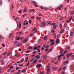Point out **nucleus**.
Here are the masks:
<instances>
[{
	"mask_svg": "<svg viewBox=\"0 0 74 74\" xmlns=\"http://www.w3.org/2000/svg\"><path fill=\"white\" fill-rule=\"evenodd\" d=\"M16 74H21V73L18 72V73H16Z\"/></svg>",
	"mask_w": 74,
	"mask_h": 74,
	"instance_id": "nucleus-64",
	"label": "nucleus"
},
{
	"mask_svg": "<svg viewBox=\"0 0 74 74\" xmlns=\"http://www.w3.org/2000/svg\"><path fill=\"white\" fill-rule=\"evenodd\" d=\"M56 27H57V26L56 25L54 26L53 27V29L55 30V29H56Z\"/></svg>",
	"mask_w": 74,
	"mask_h": 74,
	"instance_id": "nucleus-17",
	"label": "nucleus"
},
{
	"mask_svg": "<svg viewBox=\"0 0 74 74\" xmlns=\"http://www.w3.org/2000/svg\"><path fill=\"white\" fill-rule=\"evenodd\" d=\"M67 23H65L64 24V26L65 27H66V26H67Z\"/></svg>",
	"mask_w": 74,
	"mask_h": 74,
	"instance_id": "nucleus-54",
	"label": "nucleus"
},
{
	"mask_svg": "<svg viewBox=\"0 0 74 74\" xmlns=\"http://www.w3.org/2000/svg\"><path fill=\"white\" fill-rule=\"evenodd\" d=\"M51 71V69L50 68H47V74H48Z\"/></svg>",
	"mask_w": 74,
	"mask_h": 74,
	"instance_id": "nucleus-9",
	"label": "nucleus"
},
{
	"mask_svg": "<svg viewBox=\"0 0 74 74\" xmlns=\"http://www.w3.org/2000/svg\"><path fill=\"white\" fill-rule=\"evenodd\" d=\"M53 35V36H55L54 38H56V33H54Z\"/></svg>",
	"mask_w": 74,
	"mask_h": 74,
	"instance_id": "nucleus-39",
	"label": "nucleus"
},
{
	"mask_svg": "<svg viewBox=\"0 0 74 74\" xmlns=\"http://www.w3.org/2000/svg\"><path fill=\"white\" fill-rule=\"evenodd\" d=\"M2 3H3V1H2L1 0L0 1V5H2Z\"/></svg>",
	"mask_w": 74,
	"mask_h": 74,
	"instance_id": "nucleus-37",
	"label": "nucleus"
},
{
	"mask_svg": "<svg viewBox=\"0 0 74 74\" xmlns=\"http://www.w3.org/2000/svg\"><path fill=\"white\" fill-rule=\"evenodd\" d=\"M33 47L32 46H30L28 47L27 49H33Z\"/></svg>",
	"mask_w": 74,
	"mask_h": 74,
	"instance_id": "nucleus-14",
	"label": "nucleus"
},
{
	"mask_svg": "<svg viewBox=\"0 0 74 74\" xmlns=\"http://www.w3.org/2000/svg\"><path fill=\"white\" fill-rule=\"evenodd\" d=\"M56 45H58L59 42H60V40L59 39L57 38L56 40Z\"/></svg>",
	"mask_w": 74,
	"mask_h": 74,
	"instance_id": "nucleus-4",
	"label": "nucleus"
},
{
	"mask_svg": "<svg viewBox=\"0 0 74 74\" xmlns=\"http://www.w3.org/2000/svg\"><path fill=\"white\" fill-rule=\"evenodd\" d=\"M51 61L52 62H55V61H56V59H55V58H53L52 60H51Z\"/></svg>",
	"mask_w": 74,
	"mask_h": 74,
	"instance_id": "nucleus-19",
	"label": "nucleus"
},
{
	"mask_svg": "<svg viewBox=\"0 0 74 74\" xmlns=\"http://www.w3.org/2000/svg\"><path fill=\"white\" fill-rule=\"evenodd\" d=\"M36 58L37 59H39V58H40V56L39 55H38L36 57Z\"/></svg>",
	"mask_w": 74,
	"mask_h": 74,
	"instance_id": "nucleus-15",
	"label": "nucleus"
},
{
	"mask_svg": "<svg viewBox=\"0 0 74 74\" xmlns=\"http://www.w3.org/2000/svg\"><path fill=\"white\" fill-rule=\"evenodd\" d=\"M73 32H70V35L71 36H73Z\"/></svg>",
	"mask_w": 74,
	"mask_h": 74,
	"instance_id": "nucleus-30",
	"label": "nucleus"
},
{
	"mask_svg": "<svg viewBox=\"0 0 74 74\" xmlns=\"http://www.w3.org/2000/svg\"><path fill=\"white\" fill-rule=\"evenodd\" d=\"M62 69V68H60L59 70L58 71H61Z\"/></svg>",
	"mask_w": 74,
	"mask_h": 74,
	"instance_id": "nucleus-44",
	"label": "nucleus"
},
{
	"mask_svg": "<svg viewBox=\"0 0 74 74\" xmlns=\"http://www.w3.org/2000/svg\"><path fill=\"white\" fill-rule=\"evenodd\" d=\"M64 29H62L61 30V31L60 32V33L61 34H62V33H63V32H64Z\"/></svg>",
	"mask_w": 74,
	"mask_h": 74,
	"instance_id": "nucleus-16",
	"label": "nucleus"
},
{
	"mask_svg": "<svg viewBox=\"0 0 74 74\" xmlns=\"http://www.w3.org/2000/svg\"><path fill=\"white\" fill-rule=\"evenodd\" d=\"M2 45L3 47H5V45L3 44H2Z\"/></svg>",
	"mask_w": 74,
	"mask_h": 74,
	"instance_id": "nucleus-56",
	"label": "nucleus"
},
{
	"mask_svg": "<svg viewBox=\"0 0 74 74\" xmlns=\"http://www.w3.org/2000/svg\"><path fill=\"white\" fill-rule=\"evenodd\" d=\"M31 1L32 3L34 4V5L35 4H37V3L34 1Z\"/></svg>",
	"mask_w": 74,
	"mask_h": 74,
	"instance_id": "nucleus-12",
	"label": "nucleus"
},
{
	"mask_svg": "<svg viewBox=\"0 0 74 74\" xmlns=\"http://www.w3.org/2000/svg\"><path fill=\"white\" fill-rule=\"evenodd\" d=\"M73 53H71L69 54L67 53L66 55V56L67 59H69L71 55H73Z\"/></svg>",
	"mask_w": 74,
	"mask_h": 74,
	"instance_id": "nucleus-1",
	"label": "nucleus"
},
{
	"mask_svg": "<svg viewBox=\"0 0 74 74\" xmlns=\"http://www.w3.org/2000/svg\"><path fill=\"white\" fill-rule=\"evenodd\" d=\"M44 40H47V36H45L44 38Z\"/></svg>",
	"mask_w": 74,
	"mask_h": 74,
	"instance_id": "nucleus-32",
	"label": "nucleus"
},
{
	"mask_svg": "<svg viewBox=\"0 0 74 74\" xmlns=\"http://www.w3.org/2000/svg\"><path fill=\"white\" fill-rule=\"evenodd\" d=\"M48 24L49 25H51V21L49 22L48 23Z\"/></svg>",
	"mask_w": 74,
	"mask_h": 74,
	"instance_id": "nucleus-60",
	"label": "nucleus"
},
{
	"mask_svg": "<svg viewBox=\"0 0 74 74\" xmlns=\"http://www.w3.org/2000/svg\"><path fill=\"white\" fill-rule=\"evenodd\" d=\"M0 38H2V39H4V37L1 35L0 36Z\"/></svg>",
	"mask_w": 74,
	"mask_h": 74,
	"instance_id": "nucleus-25",
	"label": "nucleus"
},
{
	"mask_svg": "<svg viewBox=\"0 0 74 74\" xmlns=\"http://www.w3.org/2000/svg\"><path fill=\"white\" fill-rule=\"evenodd\" d=\"M47 57V55H45L43 56V58L44 59H45V58H46Z\"/></svg>",
	"mask_w": 74,
	"mask_h": 74,
	"instance_id": "nucleus-20",
	"label": "nucleus"
},
{
	"mask_svg": "<svg viewBox=\"0 0 74 74\" xmlns=\"http://www.w3.org/2000/svg\"><path fill=\"white\" fill-rule=\"evenodd\" d=\"M70 49V48L69 47H67L65 48V49Z\"/></svg>",
	"mask_w": 74,
	"mask_h": 74,
	"instance_id": "nucleus-27",
	"label": "nucleus"
},
{
	"mask_svg": "<svg viewBox=\"0 0 74 74\" xmlns=\"http://www.w3.org/2000/svg\"><path fill=\"white\" fill-rule=\"evenodd\" d=\"M74 57V55H72V56H71V58H73Z\"/></svg>",
	"mask_w": 74,
	"mask_h": 74,
	"instance_id": "nucleus-63",
	"label": "nucleus"
},
{
	"mask_svg": "<svg viewBox=\"0 0 74 74\" xmlns=\"http://www.w3.org/2000/svg\"><path fill=\"white\" fill-rule=\"evenodd\" d=\"M22 26L21 25H18V27L19 28H21V27Z\"/></svg>",
	"mask_w": 74,
	"mask_h": 74,
	"instance_id": "nucleus-53",
	"label": "nucleus"
},
{
	"mask_svg": "<svg viewBox=\"0 0 74 74\" xmlns=\"http://www.w3.org/2000/svg\"><path fill=\"white\" fill-rule=\"evenodd\" d=\"M18 42V41L17 40L14 41V44H16L17 43V42Z\"/></svg>",
	"mask_w": 74,
	"mask_h": 74,
	"instance_id": "nucleus-33",
	"label": "nucleus"
},
{
	"mask_svg": "<svg viewBox=\"0 0 74 74\" xmlns=\"http://www.w3.org/2000/svg\"><path fill=\"white\" fill-rule=\"evenodd\" d=\"M12 54V53L11 52H10L8 53V56H10V55Z\"/></svg>",
	"mask_w": 74,
	"mask_h": 74,
	"instance_id": "nucleus-23",
	"label": "nucleus"
},
{
	"mask_svg": "<svg viewBox=\"0 0 74 74\" xmlns=\"http://www.w3.org/2000/svg\"><path fill=\"white\" fill-rule=\"evenodd\" d=\"M31 18L32 19H34V16H31Z\"/></svg>",
	"mask_w": 74,
	"mask_h": 74,
	"instance_id": "nucleus-55",
	"label": "nucleus"
},
{
	"mask_svg": "<svg viewBox=\"0 0 74 74\" xmlns=\"http://www.w3.org/2000/svg\"><path fill=\"white\" fill-rule=\"evenodd\" d=\"M49 49H48L47 48V49H46L45 50V52H46V51H48Z\"/></svg>",
	"mask_w": 74,
	"mask_h": 74,
	"instance_id": "nucleus-47",
	"label": "nucleus"
},
{
	"mask_svg": "<svg viewBox=\"0 0 74 74\" xmlns=\"http://www.w3.org/2000/svg\"><path fill=\"white\" fill-rule=\"evenodd\" d=\"M63 49H61L60 50V53H62V52H63Z\"/></svg>",
	"mask_w": 74,
	"mask_h": 74,
	"instance_id": "nucleus-22",
	"label": "nucleus"
},
{
	"mask_svg": "<svg viewBox=\"0 0 74 74\" xmlns=\"http://www.w3.org/2000/svg\"><path fill=\"white\" fill-rule=\"evenodd\" d=\"M26 15H27V14H25L24 15H22L21 16H22V17H23V18H25V16H26Z\"/></svg>",
	"mask_w": 74,
	"mask_h": 74,
	"instance_id": "nucleus-26",
	"label": "nucleus"
},
{
	"mask_svg": "<svg viewBox=\"0 0 74 74\" xmlns=\"http://www.w3.org/2000/svg\"><path fill=\"white\" fill-rule=\"evenodd\" d=\"M24 39V38L22 37L21 38H19V37H16L17 40H23Z\"/></svg>",
	"mask_w": 74,
	"mask_h": 74,
	"instance_id": "nucleus-5",
	"label": "nucleus"
},
{
	"mask_svg": "<svg viewBox=\"0 0 74 74\" xmlns=\"http://www.w3.org/2000/svg\"><path fill=\"white\" fill-rule=\"evenodd\" d=\"M69 62V61H66V63L68 64V63Z\"/></svg>",
	"mask_w": 74,
	"mask_h": 74,
	"instance_id": "nucleus-49",
	"label": "nucleus"
},
{
	"mask_svg": "<svg viewBox=\"0 0 74 74\" xmlns=\"http://www.w3.org/2000/svg\"><path fill=\"white\" fill-rule=\"evenodd\" d=\"M40 8H41L42 9V10H44V8H43V7H42V6H41L40 7Z\"/></svg>",
	"mask_w": 74,
	"mask_h": 74,
	"instance_id": "nucleus-62",
	"label": "nucleus"
},
{
	"mask_svg": "<svg viewBox=\"0 0 74 74\" xmlns=\"http://www.w3.org/2000/svg\"><path fill=\"white\" fill-rule=\"evenodd\" d=\"M13 34V33H11L10 34V35H9V37H11L12 36V35Z\"/></svg>",
	"mask_w": 74,
	"mask_h": 74,
	"instance_id": "nucleus-24",
	"label": "nucleus"
},
{
	"mask_svg": "<svg viewBox=\"0 0 74 74\" xmlns=\"http://www.w3.org/2000/svg\"><path fill=\"white\" fill-rule=\"evenodd\" d=\"M51 32H52V33H54V32H55V31L53 29L51 30Z\"/></svg>",
	"mask_w": 74,
	"mask_h": 74,
	"instance_id": "nucleus-50",
	"label": "nucleus"
},
{
	"mask_svg": "<svg viewBox=\"0 0 74 74\" xmlns=\"http://www.w3.org/2000/svg\"><path fill=\"white\" fill-rule=\"evenodd\" d=\"M38 48V47L36 46V47H35L34 48V50H35V49H37V48Z\"/></svg>",
	"mask_w": 74,
	"mask_h": 74,
	"instance_id": "nucleus-29",
	"label": "nucleus"
},
{
	"mask_svg": "<svg viewBox=\"0 0 74 74\" xmlns=\"http://www.w3.org/2000/svg\"><path fill=\"white\" fill-rule=\"evenodd\" d=\"M27 12V9H26V8H25V9L24 10V12Z\"/></svg>",
	"mask_w": 74,
	"mask_h": 74,
	"instance_id": "nucleus-31",
	"label": "nucleus"
},
{
	"mask_svg": "<svg viewBox=\"0 0 74 74\" xmlns=\"http://www.w3.org/2000/svg\"><path fill=\"white\" fill-rule=\"evenodd\" d=\"M21 32H18L17 33V34H21Z\"/></svg>",
	"mask_w": 74,
	"mask_h": 74,
	"instance_id": "nucleus-48",
	"label": "nucleus"
},
{
	"mask_svg": "<svg viewBox=\"0 0 74 74\" xmlns=\"http://www.w3.org/2000/svg\"><path fill=\"white\" fill-rule=\"evenodd\" d=\"M27 41H28V39H26L23 41V42H24V43H25Z\"/></svg>",
	"mask_w": 74,
	"mask_h": 74,
	"instance_id": "nucleus-10",
	"label": "nucleus"
},
{
	"mask_svg": "<svg viewBox=\"0 0 74 74\" xmlns=\"http://www.w3.org/2000/svg\"><path fill=\"white\" fill-rule=\"evenodd\" d=\"M29 23L30 24V23H32V21H31V20H29Z\"/></svg>",
	"mask_w": 74,
	"mask_h": 74,
	"instance_id": "nucleus-61",
	"label": "nucleus"
},
{
	"mask_svg": "<svg viewBox=\"0 0 74 74\" xmlns=\"http://www.w3.org/2000/svg\"><path fill=\"white\" fill-rule=\"evenodd\" d=\"M21 45V44L20 43H18L17 45L18 47H20Z\"/></svg>",
	"mask_w": 74,
	"mask_h": 74,
	"instance_id": "nucleus-45",
	"label": "nucleus"
},
{
	"mask_svg": "<svg viewBox=\"0 0 74 74\" xmlns=\"http://www.w3.org/2000/svg\"><path fill=\"white\" fill-rule=\"evenodd\" d=\"M23 66V64H21V65H19V66L20 67H22V66Z\"/></svg>",
	"mask_w": 74,
	"mask_h": 74,
	"instance_id": "nucleus-58",
	"label": "nucleus"
},
{
	"mask_svg": "<svg viewBox=\"0 0 74 74\" xmlns=\"http://www.w3.org/2000/svg\"><path fill=\"white\" fill-rule=\"evenodd\" d=\"M73 19V16H71L69 18V20H71Z\"/></svg>",
	"mask_w": 74,
	"mask_h": 74,
	"instance_id": "nucleus-40",
	"label": "nucleus"
},
{
	"mask_svg": "<svg viewBox=\"0 0 74 74\" xmlns=\"http://www.w3.org/2000/svg\"><path fill=\"white\" fill-rule=\"evenodd\" d=\"M28 59V57H26L25 58V60L26 62H27V59Z\"/></svg>",
	"mask_w": 74,
	"mask_h": 74,
	"instance_id": "nucleus-28",
	"label": "nucleus"
},
{
	"mask_svg": "<svg viewBox=\"0 0 74 74\" xmlns=\"http://www.w3.org/2000/svg\"><path fill=\"white\" fill-rule=\"evenodd\" d=\"M50 65V63H49L47 65V69H50V66H49Z\"/></svg>",
	"mask_w": 74,
	"mask_h": 74,
	"instance_id": "nucleus-13",
	"label": "nucleus"
},
{
	"mask_svg": "<svg viewBox=\"0 0 74 74\" xmlns=\"http://www.w3.org/2000/svg\"><path fill=\"white\" fill-rule=\"evenodd\" d=\"M37 60L36 59L35 60H34V63H36V62H37Z\"/></svg>",
	"mask_w": 74,
	"mask_h": 74,
	"instance_id": "nucleus-46",
	"label": "nucleus"
},
{
	"mask_svg": "<svg viewBox=\"0 0 74 74\" xmlns=\"http://www.w3.org/2000/svg\"><path fill=\"white\" fill-rule=\"evenodd\" d=\"M55 41V40L53 39H50V44H51V43H52L53 44H54L55 42H54V41Z\"/></svg>",
	"mask_w": 74,
	"mask_h": 74,
	"instance_id": "nucleus-3",
	"label": "nucleus"
},
{
	"mask_svg": "<svg viewBox=\"0 0 74 74\" xmlns=\"http://www.w3.org/2000/svg\"><path fill=\"white\" fill-rule=\"evenodd\" d=\"M48 47H49V45H47L45 47V48H48Z\"/></svg>",
	"mask_w": 74,
	"mask_h": 74,
	"instance_id": "nucleus-38",
	"label": "nucleus"
},
{
	"mask_svg": "<svg viewBox=\"0 0 74 74\" xmlns=\"http://www.w3.org/2000/svg\"><path fill=\"white\" fill-rule=\"evenodd\" d=\"M1 64H4V60H2V62H1Z\"/></svg>",
	"mask_w": 74,
	"mask_h": 74,
	"instance_id": "nucleus-36",
	"label": "nucleus"
},
{
	"mask_svg": "<svg viewBox=\"0 0 74 74\" xmlns=\"http://www.w3.org/2000/svg\"><path fill=\"white\" fill-rule=\"evenodd\" d=\"M66 22L67 23H69V22H71V20H68L66 21Z\"/></svg>",
	"mask_w": 74,
	"mask_h": 74,
	"instance_id": "nucleus-34",
	"label": "nucleus"
},
{
	"mask_svg": "<svg viewBox=\"0 0 74 74\" xmlns=\"http://www.w3.org/2000/svg\"><path fill=\"white\" fill-rule=\"evenodd\" d=\"M74 13V10H73V11L71 12V15H72L73 14V13Z\"/></svg>",
	"mask_w": 74,
	"mask_h": 74,
	"instance_id": "nucleus-41",
	"label": "nucleus"
},
{
	"mask_svg": "<svg viewBox=\"0 0 74 74\" xmlns=\"http://www.w3.org/2000/svg\"><path fill=\"white\" fill-rule=\"evenodd\" d=\"M27 70V69H24L21 71V72L23 73H25V72H26V71Z\"/></svg>",
	"mask_w": 74,
	"mask_h": 74,
	"instance_id": "nucleus-11",
	"label": "nucleus"
},
{
	"mask_svg": "<svg viewBox=\"0 0 74 74\" xmlns=\"http://www.w3.org/2000/svg\"><path fill=\"white\" fill-rule=\"evenodd\" d=\"M30 36H33V33L30 34Z\"/></svg>",
	"mask_w": 74,
	"mask_h": 74,
	"instance_id": "nucleus-52",
	"label": "nucleus"
},
{
	"mask_svg": "<svg viewBox=\"0 0 74 74\" xmlns=\"http://www.w3.org/2000/svg\"><path fill=\"white\" fill-rule=\"evenodd\" d=\"M66 52H67V50H66L63 53H66Z\"/></svg>",
	"mask_w": 74,
	"mask_h": 74,
	"instance_id": "nucleus-59",
	"label": "nucleus"
},
{
	"mask_svg": "<svg viewBox=\"0 0 74 74\" xmlns=\"http://www.w3.org/2000/svg\"><path fill=\"white\" fill-rule=\"evenodd\" d=\"M30 51H31L30 50L29 51H26V53H29V52H30Z\"/></svg>",
	"mask_w": 74,
	"mask_h": 74,
	"instance_id": "nucleus-43",
	"label": "nucleus"
},
{
	"mask_svg": "<svg viewBox=\"0 0 74 74\" xmlns=\"http://www.w3.org/2000/svg\"><path fill=\"white\" fill-rule=\"evenodd\" d=\"M34 32L35 33H36L37 32V29L35 28L34 29Z\"/></svg>",
	"mask_w": 74,
	"mask_h": 74,
	"instance_id": "nucleus-18",
	"label": "nucleus"
},
{
	"mask_svg": "<svg viewBox=\"0 0 74 74\" xmlns=\"http://www.w3.org/2000/svg\"><path fill=\"white\" fill-rule=\"evenodd\" d=\"M52 51V49H50L49 51H48V52H51Z\"/></svg>",
	"mask_w": 74,
	"mask_h": 74,
	"instance_id": "nucleus-21",
	"label": "nucleus"
},
{
	"mask_svg": "<svg viewBox=\"0 0 74 74\" xmlns=\"http://www.w3.org/2000/svg\"><path fill=\"white\" fill-rule=\"evenodd\" d=\"M42 66V65H41V64H37L36 65L37 67H38V68L41 67Z\"/></svg>",
	"mask_w": 74,
	"mask_h": 74,
	"instance_id": "nucleus-8",
	"label": "nucleus"
},
{
	"mask_svg": "<svg viewBox=\"0 0 74 74\" xmlns=\"http://www.w3.org/2000/svg\"><path fill=\"white\" fill-rule=\"evenodd\" d=\"M66 68V66H64V67H63L64 70H66V69H65Z\"/></svg>",
	"mask_w": 74,
	"mask_h": 74,
	"instance_id": "nucleus-42",
	"label": "nucleus"
},
{
	"mask_svg": "<svg viewBox=\"0 0 74 74\" xmlns=\"http://www.w3.org/2000/svg\"><path fill=\"white\" fill-rule=\"evenodd\" d=\"M45 22H42L41 23V24L40 25V26L41 27H43V25H45Z\"/></svg>",
	"mask_w": 74,
	"mask_h": 74,
	"instance_id": "nucleus-2",
	"label": "nucleus"
},
{
	"mask_svg": "<svg viewBox=\"0 0 74 74\" xmlns=\"http://www.w3.org/2000/svg\"><path fill=\"white\" fill-rule=\"evenodd\" d=\"M41 19V17H38L37 18V20H40Z\"/></svg>",
	"mask_w": 74,
	"mask_h": 74,
	"instance_id": "nucleus-35",
	"label": "nucleus"
},
{
	"mask_svg": "<svg viewBox=\"0 0 74 74\" xmlns=\"http://www.w3.org/2000/svg\"><path fill=\"white\" fill-rule=\"evenodd\" d=\"M52 25H56V23H52Z\"/></svg>",
	"mask_w": 74,
	"mask_h": 74,
	"instance_id": "nucleus-51",
	"label": "nucleus"
},
{
	"mask_svg": "<svg viewBox=\"0 0 74 74\" xmlns=\"http://www.w3.org/2000/svg\"><path fill=\"white\" fill-rule=\"evenodd\" d=\"M37 52V51H35L32 52V53H36Z\"/></svg>",
	"mask_w": 74,
	"mask_h": 74,
	"instance_id": "nucleus-57",
	"label": "nucleus"
},
{
	"mask_svg": "<svg viewBox=\"0 0 74 74\" xmlns=\"http://www.w3.org/2000/svg\"><path fill=\"white\" fill-rule=\"evenodd\" d=\"M52 68L54 71H56L57 70V67H56L53 66L52 67Z\"/></svg>",
	"mask_w": 74,
	"mask_h": 74,
	"instance_id": "nucleus-7",
	"label": "nucleus"
},
{
	"mask_svg": "<svg viewBox=\"0 0 74 74\" xmlns=\"http://www.w3.org/2000/svg\"><path fill=\"white\" fill-rule=\"evenodd\" d=\"M63 7V5H60L59 7H58L57 8L58 10H61V9L60 8H62Z\"/></svg>",
	"mask_w": 74,
	"mask_h": 74,
	"instance_id": "nucleus-6",
	"label": "nucleus"
}]
</instances>
